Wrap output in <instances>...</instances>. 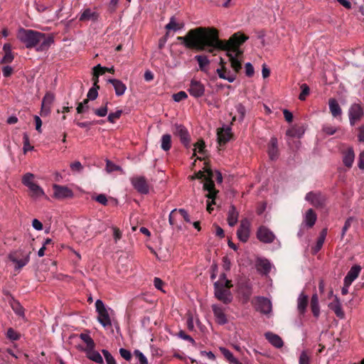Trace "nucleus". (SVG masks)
<instances>
[{
	"instance_id": "f257e3e1",
	"label": "nucleus",
	"mask_w": 364,
	"mask_h": 364,
	"mask_svg": "<svg viewBox=\"0 0 364 364\" xmlns=\"http://www.w3.org/2000/svg\"><path fill=\"white\" fill-rule=\"evenodd\" d=\"M248 38L247 36L237 32L228 41H223L219 38V31L213 27H198L189 30L185 36L177 37V40L188 49L207 50L210 53L215 50L227 53L236 50Z\"/></svg>"
},
{
	"instance_id": "f03ea898",
	"label": "nucleus",
	"mask_w": 364,
	"mask_h": 364,
	"mask_svg": "<svg viewBox=\"0 0 364 364\" xmlns=\"http://www.w3.org/2000/svg\"><path fill=\"white\" fill-rule=\"evenodd\" d=\"M17 38L27 48H36L37 51H44L53 43V37L39 31L21 28Z\"/></svg>"
},
{
	"instance_id": "7ed1b4c3",
	"label": "nucleus",
	"mask_w": 364,
	"mask_h": 364,
	"mask_svg": "<svg viewBox=\"0 0 364 364\" xmlns=\"http://www.w3.org/2000/svg\"><path fill=\"white\" fill-rule=\"evenodd\" d=\"M31 251L23 248L11 251L8 255L9 259L14 264V270L20 272L23 267L27 265L30 261Z\"/></svg>"
},
{
	"instance_id": "20e7f679",
	"label": "nucleus",
	"mask_w": 364,
	"mask_h": 364,
	"mask_svg": "<svg viewBox=\"0 0 364 364\" xmlns=\"http://www.w3.org/2000/svg\"><path fill=\"white\" fill-rule=\"evenodd\" d=\"M208 177L206 179V183H204L203 184V189L208 192L205 196L208 199H211V201L208 200L207 203V211L209 213H211V212L213 210V208L212 205L215 204V199L218 191L215 188L213 171L208 170Z\"/></svg>"
},
{
	"instance_id": "39448f33",
	"label": "nucleus",
	"mask_w": 364,
	"mask_h": 364,
	"mask_svg": "<svg viewBox=\"0 0 364 364\" xmlns=\"http://www.w3.org/2000/svg\"><path fill=\"white\" fill-rule=\"evenodd\" d=\"M80 338L87 345V348L85 349L87 357L90 360L97 363H103V358L101 356V355L97 351L94 350L95 344L93 339L90 336V335L87 333H80Z\"/></svg>"
},
{
	"instance_id": "423d86ee",
	"label": "nucleus",
	"mask_w": 364,
	"mask_h": 364,
	"mask_svg": "<svg viewBox=\"0 0 364 364\" xmlns=\"http://www.w3.org/2000/svg\"><path fill=\"white\" fill-rule=\"evenodd\" d=\"M214 296L224 304H229L232 301L233 296L230 289L223 287L220 282H215L213 284Z\"/></svg>"
},
{
	"instance_id": "0eeeda50",
	"label": "nucleus",
	"mask_w": 364,
	"mask_h": 364,
	"mask_svg": "<svg viewBox=\"0 0 364 364\" xmlns=\"http://www.w3.org/2000/svg\"><path fill=\"white\" fill-rule=\"evenodd\" d=\"M95 307L98 314V321L104 327L110 326L112 325L111 319L103 301L97 299L95 302Z\"/></svg>"
},
{
	"instance_id": "6e6552de",
	"label": "nucleus",
	"mask_w": 364,
	"mask_h": 364,
	"mask_svg": "<svg viewBox=\"0 0 364 364\" xmlns=\"http://www.w3.org/2000/svg\"><path fill=\"white\" fill-rule=\"evenodd\" d=\"M173 133L180 139L181 143L186 148L190 146L191 136L186 127L176 124L173 127Z\"/></svg>"
},
{
	"instance_id": "1a4fd4ad",
	"label": "nucleus",
	"mask_w": 364,
	"mask_h": 364,
	"mask_svg": "<svg viewBox=\"0 0 364 364\" xmlns=\"http://www.w3.org/2000/svg\"><path fill=\"white\" fill-rule=\"evenodd\" d=\"M364 115L363 109L360 104L351 105L348 110L349 121L351 126L360 121Z\"/></svg>"
},
{
	"instance_id": "9d476101",
	"label": "nucleus",
	"mask_w": 364,
	"mask_h": 364,
	"mask_svg": "<svg viewBox=\"0 0 364 364\" xmlns=\"http://www.w3.org/2000/svg\"><path fill=\"white\" fill-rule=\"evenodd\" d=\"M205 90V86L200 81L194 79L191 80L188 92L192 97L200 98L204 95Z\"/></svg>"
},
{
	"instance_id": "9b49d317",
	"label": "nucleus",
	"mask_w": 364,
	"mask_h": 364,
	"mask_svg": "<svg viewBox=\"0 0 364 364\" xmlns=\"http://www.w3.org/2000/svg\"><path fill=\"white\" fill-rule=\"evenodd\" d=\"M251 223L247 218L242 219L240 222V227L237 231L238 239L242 242H246L250 237Z\"/></svg>"
},
{
	"instance_id": "f8f14e48",
	"label": "nucleus",
	"mask_w": 364,
	"mask_h": 364,
	"mask_svg": "<svg viewBox=\"0 0 364 364\" xmlns=\"http://www.w3.org/2000/svg\"><path fill=\"white\" fill-rule=\"evenodd\" d=\"M134 188L141 194H147L149 192V185L144 176L134 177L131 180Z\"/></svg>"
},
{
	"instance_id": "ddd939ff",
	"label": "nucleus",
	"mask_w": 364,
	"mask_h": 364,
	"mask_svg": "<svg viewBox=\"0 0 364 364\" xmlns=\"http://www.w3.org/2000/svg\"><path fill=\"white\" fill-rule=\"evenodd\" d=\"M257 237L264 243H272L276 237L272 231L262 225L257 231Z\"/></svg>"
},
{
	"instance_id": "4468645a",
	"label": "nucleus",
	"mask_w": 364,
	"mask_h": 364,
	"mask_svg": "<svg viewBox=\"0 0 364 364\" xmlns=\"http://www.w3.org/2000/svg\"><path fill=\"white\" fill-rule=\"evenodd\" d=\"M54 197L58 199H65L73 198V192L67 186L54 184L53 186Z\"/></svg>"
},
{
	"instance_id": "2eb2a0df",
	"label": "nucleus",
	"mask_w": 364,
	"mask_h": 364,
	"mask_svg": "<svg viewBox=\"0 0 364 364\" xmlns=\"http://www.w3.org/2000/svg\"><path fill=\"white\" fill-rule=\"evenodd\" d=\"M305 198L316 208H322L326 203V197L320 193L309 192Z\"/></svg>"
},
{
	"instance_id": "dca6fc26",
	"label": "nucleus",
	"mask_w": 364,
	"mask_h": 364,
	"mask_svg": "<svg viewBox=\"0 0 364 364\" xmlns=\"http://www.w3.org/2000/svg\"><path fill=\"white\" fill-rule=\"evenodd\" d=\"M216 322L220 325L228 323L227 316L225 314V308L221 306L213 304L211 306Z\"/></svg>"
},
{
	"instance_id": "f3484780",
	"label": "nucleus",
	"mask_w": 364,
	"mask_h": 364,
	"mask_svg": "<svg viewBox=\"0 0 364 364\" xmlns=\"http://www.w3.org/2000/svg\"><path fill=\"white\" fill-rule=\"evenodd\" d=\"M218 142L220 146L225 145L232 137L231 128L228 127L226 128H219L217 130Z\"/></svg>"
},
{
	"instance_id": "a211bd4d",
	"label": "nucleus",
	"mask_w": 364,
	"mask_h": 364,
	"mask_svg": "<svg viewBox=\"0 0 364 364\" xmlns=\"http://www.w3.org/2000/svg\"><path fill=\"white\" fill-rule=\"evenodd\" d=\"M272 303L265 297H257V310L264 314H269L272 311Z\"/></svg>"
},
{
	"instance_id": "6ab92c4d",
	"label": "nucleus",
	"mask_w": 364,
	"mask_h": 364,
	"mask_svg": "<svg viewBox=\"0 0 364 364\" xmlns=\"http://www.w3.org/2000/svg\"><path fill=\"white\" fill-rule=\"evenodd\" d=\"M328 107L332 116L334 118L341 120L343 112L338 101L335 98H330L328 100Z\"/></svg>"
},
{
	"instance_id": "aec40b11",
	"label": "nucleus",
	"mask_w": 364,
	"mask_h": 364,
	"mask_svg": "<svg viewBox=\"0 0 364 364\" xmlns=\"http://www.w3.org/2000/svg\"><path fill=\"white\" fill-rule=\"evenodd\" d=\"M361 271V267L360 265L355 264L353 265L349 272L347 273V275L344 278V283L346 284V286H350L353 282L359 276V274Z\"/></svg>"
},
{
	"instance_id": "412c9836",
	"label": "nucleus",
	"mask_w": 364,
	"mask_h": 364,
	"mask_svg": "<svg viewBox=\"0 0 364 364\" xmlns=\"http://www.w3.org/2000/svg\"><path fill=\"white\" fill-rule=\"evenodd\" d=\"M267 152L271 160H276L279 156L277 139L272 137L268 144Z\"/></svg>"
},
{
	"instance_id": "4be33fe9",
	"label": "nucleus",
	"mask_w": 364,
	"mask_h": 364,
	"mask_svg": "<svg viewBox=\"0 0 364 364\" xmlns=\"http://www.w3.org/2000/svg\"><path fill=\"white\" fill-rule=\"evenodd\" d=\"M328 307L332 310L336 316L339 318L345 317L344 311L342 309L341 304L339 299L336 296L333 301L328 304Z\"/></svg>"
},
{
	"instance_id": "5701e85b",
	"label": "nucleus",
	"mask_w": 364,
	"mask_h": 364,
	"mask_svg": "<svg viewBox=\"0 0 364 364\" xmlns=\"http://www.w3.org/2000/svg\"><path fill=\"white\" fill-rule=\"evenodd\" d=\"M265 338L274 347L280 348L284 346V342L280 336L272 332L264 334Z\"/></svg>"
},
{
	"instance_id": "b1692460",
	"label": "nucleus",
	"mask_w": 364,
	"mask_h": 364,
	"mask_svg": "<svg viewBox=\"0 0 364 364\" xmlns=\"http://www.w3.org/2000/svg\"><path fill=\"white\" fill-rule=\"evenodd\" d=\"M108 82L113 85L117 96H122L124 94L127 86L121 80L117 79H109Z\"/></svg>"
},
{
	"instance_id": "393cba45",
	"label": "nucleus",
	"mask_w": 364,
	"mask_h": 364,
	"mask_svg": "<svg viewBox=\"0 0 364 364\" xmlns=\"http://www.w3.org/2000/svg\"><path fill=\"white\" fill-rule=\"evenodd\" d=\"M309 304V297L303 292L300 294L297 300V309L301 315H304L306 312Z\"/></svg>"
},
{
	"instance_id": "a878e982",
	"label": "nucleus",
	"mask_w": 364,
	"mask_h": 364,
	"mask_svg": "<svg viewBox=\"0 0 364 364\" xmlns=\"http://www.w3.org/2000/svg\"><path fill=\"white\" fill-rule=\"evenodd\" d=\"M99 18V14L92 11L90 9H85L80 14V21H96Z\"/></svg>"
},
{
	"instance_id": "bb28decb",
	"label": "nucleus",
	"mask_w": 364,
	"mask_h": 364,
	"mask_svg": "<svg viewBox=\"0 0 364 364\" xmlns=\"http://www.w3.org/2000/svg\"><path fill=\"white\" fill-rule=\"evenodd\" d=\"M354 159L355 154L353 148H348L343 152V162L346 167L350 168L352 166Z\"/></svg>"
},
{
	"instance_id": "cd10ccee",
	"label": "nucleus",
	"mask_w": 364,
	"mask_h": 364,
	"mask_svg": "<svg viewBox=\"0 0 364 364\" xmlns=\"http://www.w3.org/2000/svg\"><path fill=\"white\" fill-rule=\"evenodd\" d=\"M256 267L259 272L267 274L270 272L271 264L266 259H258L256 262Z\"/></svg>"
},
{
	"instance_id": "c85d7f7f",
	"label": "nucleus",
	"mask_w": 364,
	"mask_h": 364,
	"mask_svg": "<svg viewBox=\"0 0 364 364\" xmlns=\"http://www.w3.org/2000/svg\"><path fill=\"white\" fill-rule=\"evenodd\" d=\"M238 212L236 210L235 205H231L228 210V223L231 227H233L238 220Z\"/></svg>"
},
{
	"instance_id": "c756f323",
	"label": "nucleus",
	"mask_w": 364,
	"mask_h": 364,
	"mask_svg": "<svg viewBox=\"0 0 364 364\" xmlns=\"http://www.w3.org/2000/svg\"><path fill=\"white\" fill-rule=\"evenodd\" d=\"M220 351L230 364H242L233 356L232 353L228 349L224 347H220Z\"/></svg>"
},
{
	"instance_id": "7c9ffc66",
	"label": "nucleus",
	"mask_w": 364,
	"mask_h": 364,
	"mask_svg": "<svg viewBox=\"0 0 364 364\" xmlns=\"http://www.w3.org/2000/svg\"><path fill=\"white\" fill-rule=\"evenodd\" d=\"M310 305L313 315L316 318L318 317L320 314V308L318 304V297L316 294L312 295Z\"/></svg>"
},
{
	"instance_id": "2f4dec72",
	"label": "nucleus",
	"mask_w": 364,
	"mask_h": 364,
	"mask_svg": "<svg viewBox=\"0 0 364 364\" xmlns=\"http://www.w3.org/2000/svg\"><path fill=\"white\" fill-rule=\"evenodd\" d=\"M316 214L313 209H309L305 215V223L309 228H312L316 221Z\"/></svg>"
},
{
	"instance_id": "473e14b6",
	"label": "nucleus",
	"mask_w": 364,
	"mask_h": 364,
	"mask_svg": "<svg viewBox=\"0 0 364 364\" xmlns=\"http://www.w3.org/2000/svg\"><path fill=\"white\" fill-rule=\"evenodd\" d=\"M286 134L291 137L300 138L304 134V129L302 126H294L289 129Z\"/></svg>"
},
{
	"instance_id": "72a5a7b5",
	"label": "nucleus",
	"mask_w": 364,
	"mask_h": 364,
	"mask_svg": "<svg viewBox=\"0 0 364 364\" xmlns=\"http://www.w3.org/2000/svg\"><path fill=\"white\" fill-rule=\"evenodd\" d=\"M171 136L169 134H163L161 139V148L164 151H168L171 148Z\"/></svg>"
},
{
	"instance_id": "f704fd0d",
	"label": "nucleus",
	"mask_w": 364,
	"mask_h": 364,
	"mask_svg": "<svg viewBox=\"0 0 364 364\" xmlns=\"http://www.w3.org/2000/svg\"><path fill=\"white\" fill-rule=\"evenodd\" d=\"M195 59L198 61L199 69L203 72L207 71V67L210 64V60L205 55H196Z\"/></svg>"
},
{
	"instance_id": "c9c22d12",
	"label": "nucleus",
	"mask_w": 364,
	"mask_h": 364,
	"mask_svg": "<svg viewBox=\"0 0 364 364\" xmlns=\"http://www.w3.org/2000/svg\"><path fill=\"white\" fill-rule=\"evenodd\" d=\"M226 55L229 58L232 69L236 73H238L242 68L241 62L231 53H227Z\"/></svg>"
},
{
	"instance_id": "e433bc0d",
	"label": "nucleus",
	"mask_w": 364,
	"mask_h": 364,
	"mask_svg": "<svg viewBox=\"0 0 364 364\" xmlns=\"http://www.w3.org/2000/svg\"><path fill=\"white\" fill-rule=\"evenodd\" d=\"M183 26H184L183 23H176L175 17L172 16L170 18L168 23H167L166 25L165 28H166V29H167L168 31L169 30L178 31V30L183 28Z\"/></svg>"
},
{
	"instance_id": "4c0bfd02",
	"label": "nucleus",
	"mask_w": 364,
	"mask_h": 364,
	"mask_svg": "<svg viewBox=\"0 0 364 364\" xmlns=\"http://www.w3.org/2000/svg\"><path fill=\"white\" fill-rule=\"evenodd\" d=\"M108 104L109 102L107 100L104 103V105L102 106L100 108L93 109V112L98 117H105L107 114L108 112Z\"/></svg>"
},
{
	"instance_id": "58836bf2",
	"label": "nucleus",
	"mask_w": 364,
	"mask_h": 364,
	"mask_svg": "<svg viewBox=\"0 0 364 364\" xmlns=\"http://www.w3.org/2000/svg\"><path fill=\"white\" fill-rule=\"evenodd\" d=\"M89 99H85L82 102H78L76 107L77 112L78 114H83L87 112L89 109Z\"/></svg>"
},
{
	"instance_id": "ea45409f",
	"label": "nucleus",
	"mask_w": 364,
	"mask_h": 364,
	"mask_svg": "<svg viewBox=\"0 0 364 364\" xmlns=\"http://www.w3.org/2000/svg\"><path fill=\"white\" fill-rule=\"evenodd\" d=\"M28 188L32 192L33 196L40 197L44 195L43 189L35 183L33 184H30Z\"/></svg>"
},
{
	"instance_id": "a19ab883",
	"label": "nucleus",
	"mask_w": 364,
	"mask_h": 364,
	"mask_svg": "<svg viewBox=\"0 0 364 364\" xmlns=\"http://www.w3.org/2000/svg\"><path fill=\"white\" fill-rule=\"evenodd\" d=\"M122 112H123L122 109H119L117 110L115 112L109 113L107 117V121L112 124L115 123L116 121L121 117Z\"/></svg>"
},
{
	"instance_id": "79ce46f5",
	"label": "nucleus",
	"mask_w": 364,
	"mask_h": 364,
	"mask_svg": "<svg viewBox=\"0 0 364 364\" xmlns=\"http://www.w3.org/2000/svg\"><path fill=\"white\" fill-rule=\"evenodd\" d=\"M300 87H301V92L299 96V99L301 101H304L306 100V97L309 95L310 90H309V86L305 83L302 84Z\"/></svg>"
},
{
	"instance_id": "37998d69",
	"label": "nucleus",
	"mask_w": 364,
	"mask_h": 364,
	"mask_svg": "<svg viewBox=\"0 0 364 364\" xmlns=\"http://www.w3.org/2000/svg\"><path fill=\"white\" fill-rule=\"evenodd\" d=\"M98 90L100 87H92L87 92L86 99H89V101L95 100L98 96Z\"/></svg>"
},
{
	"instance_id": "c03bdc74",
	"label": "nucleus",
	"mask_w": 364,
	"mask_h": 364,
	"mask_svg": "<svg viewBox=\"0 0 364 364\" xmlns=\"http://www.w3.org/2000/svg\"><path fill=\"white\" fill-rule=\"evenodd\" d=\"M54 95L50 92H47L43 98L42 105L50 107V105L53 102Z\"/></svg>"
},
{
	"instance_id": "a18cd8bd",
	"label": "nucleus",
	"mask_w": 364,
	"mask_h": 364,
	"mask_svg": "<svg viewBox=\"0 0 364 364\" xmlns=\"http://www.w3.org/2000/svg\"><path fill=\"white\" fill-rule=\"evenodd\" d=\"M11 307L16 314L19 316L23 315V308L18 301H14V302L11 304Z\"/></svg>"
},
{
	"instance_id": "49530a36",
	"label": "nucleus",
	"mask_w": 364,
	"mask_h": 364,
	"mask_svg": "<svg viewBox=\"0 0 364 364\" xmlns=\"http://www.w3.org/2000/svg\"><path fill=\"white\" fill-rule=\"evenodd\" d=\"M102 353L105 358L107 364H117L115 359L107 350L103 349Z\"/></svg>"
},
{
	"instance_id": "de8ad7c7",
	"label": "nucleus",
	"mask_w": 364,
	"mask_h": 364,
	"mask_svg": "<svg viewBox=\"0 0 364 364\" xmlns=\"http://www.w3.org/2000/svg\"><path fill=\"white\" fill-rule=\"evenodd\" d=\"M195 149H194V153L193 156L196 155V149H198V152L201 154H205V142L203 139L198 140L195 144H194Z\"/></svg>"
},
{
	"instance_id": "09e8293b",
	"label": "nucleus",
	"mask_w": 364,
	"mask_h": 364,
	"mask_svg": "<svg viewBox=\"0 0 364 364\" xmlns=\"http://www.w3.org/2000/svg\"><path fill=\"white\" fill-rule=\"evenodd\" d=\"M33 178H34V176L33 173H27L23 176V178H22V183L26 186L29 187L30 184L34 183L33 182H32V180Z\"/></svg>"
},
{
	"instance_id": "8fccbe9b",
	"label": "nucleus",
	"mask_w": 364,
	"mask_h": 364,
	"mask_svg": "<svg viewBox=\"0 0 364 364\" xmlns=\"http://www.w3.org/2000/svg\"><path fill=\"white\" fill-rule=\"evenodd\" d=\"M354 219L352 217L348 218L345 224L342 228V232H341V238L344 237L346 232L348 230V229L350 228L352 223L353 222Z\"/></svg>"
},
{
	"instance_id": "3c124183",
	"label": "nucleus",
	"mask_w": 364,
	"mask_h": 364,
	"mask_svg": "<svg viewBox=\"0 0 364 364\" xmlns=\"http://www.w3.org/2000/svg\"><path fill=\"white\" fill-rule=\"evenodd\" d=\"M188 97V95L184 91H180L173 95V99L175 102H181L186 100Z\"/></svg>"
},
{
	"instance_id": "603ef678",
	"label": "nucleus",
	"mask_w": 364,
	"mask_h": 364,
	"mask_svg": "<svg viewBox=\"0 0 364 364\" xmlns=\"http://www.w3.org/2000/svg\"><path fill=\"white\" fill-rule=\"evenodd\" d=\"M23 139L24 153H26L28 151L32 150L33 149V146L30 144L29 138L26 134H24Z\"/></svg>"
},
{
	"instance_id": "864d4df0",
	"label": "nucleus",
	"mask_w": 364,
	"mask_h": 364,
	"mask_svg": "<svg viewBox=\"0 0 364 364\" xmlns=\"http://www.w3.org/2000/svg\"><path fill=\"white\" fill-rule=\"evenodd\" d=\"M211 170L210 168H205L204 171H199L198 173H196V176L194 178H198V179H204L205 183H206V179L208 177V171Z\"/></svg>"
},
{
	"instance_id": "5fc2aeb1",
	"label": "nucleus",
	"mask_w": 364,
	"mask_h": 364,
	"mask_svg": "<svg viewBox=\"0 0 364 364\" xmlns=\"http://www.w3.org/2000/svg\"><path fill=\"white\" fill-rule=\"evenodd\" d=\"M14 59V55L13 53H5L4 56L1 60V64L11 63Z\"/></svg>"
},
{
	"instance_id": "6e6d98bb",
	"label": "nucleus",
	"mask_w": 364,
	"mask_h": 364,
	"mask_svg": "<svg viewBox=\"0 0 364 364\" xmlns=\"http://www.w3.org/2000/svg\"><path fill=\"white\" fill-rule=\"evenodd\" d=\"M135 356L139 359V364H148V360L145 355L139 350L134 351Z\"/></svg>"
},
{
	"instance_id": "4d7b16f0",
	"label": "nucleus",
	"mask_w": 364,
	"mask_h": 364,
	"mask_svg": "<svg viewBox=\"0 0 364 364\" xmlns=\"http://www.w3.org/2000/svg\"><path fill=\"white\" fill-rule=\"evenodd\" d=\"M6 336L12 341H17L19 339V335L12 328H9L8 329Z\"/></svg>"
},
{
	"instance_id": "13d9d810",
	"label": "nucleus",
	"mask_w": 364,
	"mask_h": 364,
	"mask_svg": "<svg viewBox=\"0 0 364 364\" xmlns=\"http://www.w3.org/2000/svg\"><path fill=\"white\" fill-rule=\"evenodd\" d=\"M178 336L185 341H187L190 343H191L192 344H194L195 343V341L194 339L189 335L186 334L185 333V331H180L178 333Z\"/></svg>"
},
{
	"instance_id": "bf43d9fd",
	"label": "nucleus",
	"mask_w": 364,
	"mask_h": 364,
	"mask_svg": "<svg viewBox=\"0 0 364 364\" xmlns=\"http://www.w3.org/2000/svg\"><path fill=\"white\" fill-rule=\"evenodd\" d=\"M299 364H309L310 358L305 351L301 352L299 356Z\"/></svg>"
},
{
	"instance_id": "052dcab7",
	"label": "nucleus",
	"mask_w": 364,
	"mask_h": 364,
	"mask_svg": "<svg viewBox=\"0 0 364 364\" xmlns=\"http://www.w3.org/2000/svg\"><path fill=\"white\" fill-rule=\"evenodd\" d=\"M245 74L247 77H251L254 75L255 70L252 65L250 63H247L245 65Z\"/></svg>"
},
{
	"instance_id": "680f3d73",
	"label": "nucleus",
	"mask_w": 364,
	"mask_h": 364,
	"mask_svg": "<svg viewBox=\"0 0 364 364\" xmlns=\"http://www.w3.org/2000/svg\"><path fill=\"white\" fill-rule=\"evenodd\" d=\"M322 130L324 133H326L328 135H333L336 132V128L331 126V125H323Z\"/></svg>"
},
{
	"instance_id": "e2e57ef3",
	"label": "nucleus",
	"mask_w": 364,
	"mask_h": 364,
	"mask_svg": "<svg viewBox=\"0 0 364 364\" xmlns=\"http://www.w3.org/2000/svg\"><path fill=\"white\" fill-rule=\"evenodd\" d=\"M106 169L108 172H112L114 171H119L121 169L120 166L115 165L110 161H107Z\"/></svg>"
},
{
	"instance_id": "0e129e2a",
	"label": "nucleus",
	"mask_w": 364,
	"mask_h": 364,
	"mask_svg": "<svg viewBox=\"0 0 364 364\" xmlns=\"http://www.w3.org/2000/svg\"><path fill=\"white\" fill-rule=\"evenodd\" d=\"M120 355L126 360H130L132 358L131 352L125 348L119 349Z\"/></svg>"
},
{
	"instance_id": "69168bd1",
	"label": "nucleus",
	"mask_w": 364,
	"mask_h": 364,
	"mask_svg": "<svg viewBox=\"0 0 364 364\" xmlns=\"http://www.w3.org/2000/svg\"><path fill=\"white\" fill-rule=\"evenodd\" d=\"M236 109H237V113L240 116V119L242 120L244 119V117L245 116V113H246V109H245V106L242 105V104H238L236 106Z\"/></svg>"
},
{
	"instance_id": "338daca9",
	"label": "nucleus",
	"mask_w": 364,
	"mask_h": 364,
	"mask_svg": "<svg viewBox=\"0 0 364 364\" xmlns=\"http://www.w3.org/2000/svg\"><path fill=\"white\" fill-rule=\"evenodd\" d=\"M70 168L73 171L80 172L82 170L83 166L80 161H75L70 164Z\"/></svg>"
},
{
	"instance_id": "774afa93",
	"label": "nucleus",
	"mask_w": 364,
	"mask_h": 364,
	"mask_svg": "<svg viewBox=\"0 0 364 364\" xmlns=\"http://www.w3.org/2000/svg\"><path fill=\"white\" fill-rule=\"evenodd\" d=\"M13 71H14L13 68L11 66H9V65L4 66L2 68L3 75L5 77H10L12 75Z\"/></svg>"
}]
</instances>
